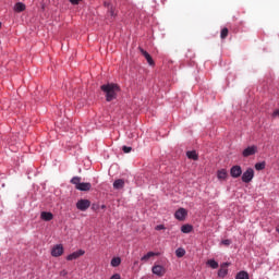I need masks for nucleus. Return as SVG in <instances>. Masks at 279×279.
Wrapping results in <instances>:
<instances>
[{"label":"nucleus","instance_id":"f704fd0d","mask_svg":"<svg viewBox=\"0 0 279 279\" xmlns=\"http://www.w3.org/2000/svg\"><path fill=\"white\" fill-rule=\"evenodd\" d=\"M0 28H1V22H0Z\"/></svg>","mask_w":279,"mask_h":279},{"label":"nucleus","instance_id":"a211bd4d","mask_svg":"<svg viewBox=\"0 0 279 279\" xmlns=\"http://www.w3.org/2000/svg\"><path fill=\"white\" fill-rule=\"evenodd\" d=\"M159 253H154V252H148L146 255H144L141 260L147 263V260H149L151 257L154 256H158Z\"/></svg>","mask_w":279,"mask_h":279},{"label":"nucleus","instance_id":"aec40b11","mask_svg":"<svg viewBox=\"0 0 279 279\" xmlns=\"http://www.w3.org/2000/svg\"><path fill=\"white\" fill-rule=\"evenodd\" d=\"M14 10H15V12H24V10H25V3H23V2H17V3H15Z\"/></svg>","mask_w":279,"mask_h":279},{"label":"nucleus","instance_id":"0eeeda50","mask_svg":"<svg viewBox=\"0 0 279 279\" xmlns=\"http://www.w3.org/2000/svg\"><path fill=\"white\" fill-rule=\"evenodd\" d=\"M256 151H258V147L256 146H248L247 148H245L243 151H242V156L244 158H250V156H254V154H256Z\"/></svg>","mask_w":279,"mask_h":279},{"label":"nucleus","instance_id":"473e14b6","mask_svg":"<svg viewBox=\"0 0 279 279\" xmlns=\"http://www.w3.org/2000/svg\"><path fill=\"white\" fill-rule=\"evenodd\" d=\"M101 208H106V206H105V205H102V206H101Z\"/></svg>","mask_w":279,"mask_h":279},{"label":"nucleus","instance_id":"72a5a7b5","mask_svg":"<svg viewBox=\"0 0 279 279\" xmlns=\"http://www.w3.org/2000/svg\"><path fill=\"white\" fill-rule=\"evenodd\" d=\"M105 5H109L108 3H105Z\"/></svg>","mask_w":279,"mask_h":279},{"label":"nucleus","instance_id":"412c9836","mask_svg":"<svg viewBox=\"0 0 279 279\" xmlns=\"http://www.w3.org/2000/svg\"><path fill=\"white\" fill-rule=\"evenodd\" d=\"M185 254H186V251L184 248H182V247H179L175 251V256L178 258H182L183 256H185Z\"/></svg>","mask_w":279,"mask_h":279},{"label":"nucleus","instance_id":"f8f14e48","mask_svg":"<svg viewBox=\"0 0 279 279\" xmlns=\"http://www.w3.org/2000/svg\"><path fill=\"white\" fill-rule=\"evenodd\" d=\"M140 51H141L142 56H144V58L147 60L148 64L150 66H154V59L151 58V54H149V52H147L143 48H140Z\"/></svg>","mask_w":279,"mask_h":279},{"label":"nucleus","instance_id":"7c9ffc66","mask_svg":"<svg viewBox=\"0 0 279 279\" xmlns=\"http://www.w3.org/2000/svg\"><path fill=\"white\" fill-rule=\"evenodd\" d=\"M272 117H279V109L274 111Z\"/></svg>","mask_w":279,"mask_h":279},{"label":"nucleus","instance_id":"c756f323","mask_svg":"<svg viewBox=\"0 0 279 279\" xmlns=\"http://www.w3.org/2000/svg\"><path fill=\"white\" fill-rule=\"evenodd\" d=\"M155 230H165V225H159L155 228Z\"/></svg>","mask_w":279,"mask_h":279},{"label":"nucleus","instance_id":"6ab92c4d","mask_svg":"<svg viewBox=\"0 0 279 279\" xmlns=\"http://www.w3.org/2000/svg\"><path fill=\"white\" fill-rule=\"evenodd\" d=\"M187 158H190V160H198V156L197 153L195 150H189L186 153Z\"/></svg>","mask_w":279,"mask_h":279},{"label":"nucleus","instance_id":"2eb2a0df","mask_svg":"<svg viewBox=\"0 0 279 279\" xmlns=\"http://www.w3.org/2000/svg\"><path fill=\"white\" fill-rule=\"evenodd\" d=\"M123 186H125V181L123 179H118L113 182V189L116 190L123 189Z\"/></svg>","mask_w":279,"mask_h":279},{"label":"nucleus","instance_id":"4be33fe9","mask_svg":"<svg viewBox=\"0 0 279 279\" xmlns=\"http://www.w3.org/2000/svg\"><path fill=\"white\" fill-rule=\"evenodd\" d=\"M207 265L211 267V269H217L219 267V263H217L215 259L207 260Z\"/></svg>","mask_w":279,"mask_h":279},{"label":"nucleus","instance_id":"20e7f679","mask_svg":"<svg viewBox=\"0 0 279 279\" xmlns=\"http://www.w3.org/2000/svg\"><path fill=\"white\" fill-rule=\"evenodd\" d=\"M76 208H77V210L85 213V210H88L90 208V201H88V199L77 201Z\"/></svg>","mask_w":279,"mask_h":279},{"label":"nucleus","instance_id":"f3484780","mask_svg":"<svg viewBox=\"0 0 279 279\" xmlns=\"http://www.w3.org/2000/svg\"><path fill=\"white\" fill-rule=\"evenodd\" d=\"M235 279H250V274L245 270H241L236 274Z\"/></svg>","mask_w":279,"mask_h":279},{"label":"nucleus","instance_id":"9d476101","mask_svg":"<svg viewBox=\"0 0 279 279\" xmlns=\"http://www.w3.org/2000/svg\"><path fill=\"white\" fill-rule=\"evenodd\" d=\"M84 254H86L84 250H78L68 255L66 260H77V258H80V256H84Z\"/></svg>","mask_w":279,"mask_h":279},{"label":"nucleus","instance_id":"4468645a","mask_svg":"<svg viewBox=\"0 0 279 279\" xmlns=\"http://www.w3.org/2000/svg\"><path fill=\"white\" fill-rule=\"evenodd\" d=\"M217 178H218V180H227L228 179V170H226V169L218 170Z\"/></svg>","mask_w":279,"mask_h":279},{"label":"nucleus","instance_id":"b1692460","mask_svg":"<svg viewBox=\"0 0 279 279\" xmlns=\"http://www.w3.org/2000/svg\"><path fill=\"white\" fill-rule=\"evenodd\" d=\"M228 34H229L228 28H227V27L222 28V29H221V33H220V38H221L222 40H226V38H228Z\"/></svg>","mask_w":279,"mask_h":279},{"label":"nucleus","instance_id":"dca6fc26","mask_svg":"<svg viewBox=\"0 0 279 279\" xmlns=\"http://www.w3.org/2000/svg\"><path fill=\"white\" fill-rule=\"evenodd\" d=\"M181 232H183V234H190V232H193V226H191V225H183L181 227Z\"/></svg>","mask_w":279,"mask_h":279},{"label":"nucleus","instance_id":"7ed1b4c3","mask_svg":"<svg viewBox=\"0 0 279 279\" xmlns=\"http://www.w3.org/2000/svg\"><path fill=\"white\" fill-rule=\"evenodd\" d=\"M252 180H254V169L247 168L246 171H244L242 174V182L250 184Z\"/></svg>","mask_w":279,"mask_h":279},{"label":"nucleus","instance_id":"9b49d317","mask_svg":"<svg viewBox=\"0 0 279 279\" xmlns=\"http://www.w3.org/2000/svg\"><path fill=\"white\" fill-rule=\"evenodd\" d=\"M186 209L180 208L175 211L174 217L178 219V221H184V219H186Z\"/></svg>","mask_w":279,"mask_h":279},{"label":"nucleus","instance_id":"a878e982","mask_svg":"<svg viewBox=\"0 0 279 279\" xmlns=\"http://www.w3.org/2000/svg\"><path fill=\"white\" fill-rule=\"evenodd\" d=\"M122 151H123L124 154H130V151H132V147H130V146H123V147H122Z\"/></svg>","mask_w":279,"mask_h":279},{"label":"nucleus","instance_id":"423d86ee","mask_svg":"<svg viewBox=\"0 0 279 279\" xmlns=\"http://www.w3.org/2000/svg\"><path fill=\"white\" fill-rule=\"evenodd\" d=\"M64 254V246L62 244H57L51 250V256L58 258V256H62Z\"/></svg>","mask_w":279,"mask_h":279},{"label":"nucleus","instance_id":"bb28decb","mask_svg":"<svg viewBox=\"0 0 279 279\" xmlns=\"http://www.w3.org/2000/svg\"><path fill=\"white\" fill-rule=\"evenodd\" d=\"M221 245H232V240H222Z\"/></svg>","mask_w":279,"mask_h":279},{"label":"nucleus","instance_id":"f257e3e1","mask_svg":"<svg viewBox=\"0 0 279 279\" xmlns=\"http://www.w3.org/2000/svg\"><path fill=\"white\" fill-rule=\"evenodd\" d=\"M100 90L105 94L106 101H114L117 95L121 92V87L114 83H109L101 85Z\"/></svg>","mask_w":279,"mask_h":279},{"label":"nucleus","instance_id":"6e6552de","mask_svg":"<svg viewBox=\"0 0 279 279\" xmlns=\"http://www.w3.org/2000/svg\"><path fill=\"white\" fill-rule=\"evenodd\" d=\"M151 271H153V274H155V276H158L159 278H162V276H165V274H167V270L161 265L153 266Z\"/></svg>","mask_w":279,"mask_h":279},{"label":"nucleus","instance_id":"f03ea898","mask_svg":"<svg viewBox=\"0 0 279 279\" xmlns=\"http://www.w3.org/2000/svg\"><path fill=\"white\" fill-rule=\"evenodd\" d=\"M71 184L75 185V189L77 191H90V189H93V184L90 183H81L82 182V178L81 177H73L71 179Z\"/></svg>","mask_w":279,"mask_h":279},{"label":"nucleus","instance_id":"393cba45","mask_svg":"<svg viewBox=\"0 0 279 279\" xmlns=\"http://www.w3.org/2000/svg\"><path fill=\"white\" fill-rule=\"evenodd\" d=\"M265 167H266L265 161L255 163L256 171H263V169H265Z\"/></svg>","mask_w":279,"mask_h":279},{"label":"nucleus","instance_id":"cd10ccee","mask_svg":"<svg viewBox=\"0 0 279 279\" xmlns=\"http://www.w3.org/2000/svg\"><path fill=\"white\" fill-rule=\"evenodd\" d=\"M72 5H78L82 0H69Z\"/></svg>","mask_w":279,"mask_h":279},{"label":"nucleus","instance_id":"1a4fd4ad","mask_svg":"<svg viewBox=\"0 0 279 279\" xmlns=\"http://www.w3.org/2000/svg\"><path fill=\"white\" fill-rule=\"evenodd\" d=\"M228 267H230V263H223L220 265V269L218 270L219 278H226L228 276Z\"/></svg>","mask_w":279,"mask_h":279},{"label":"nucleus","instance_id":"39448f33","mask_svg":"<svg viewBox=\"0 0 279 279\" xmlns=\"http://www.w3.org/2000/svg\"><path fill=\"white\" fill-rule=\"evenodd\" d=\"M230 175L234 179L241 178V175H243V169L241 166H232L230 169Z\"/></svg>","mask_w":279,"mask_h":279},{"label":"nucleus","instance_id":"2f4dec72","mask_svg":"<svg viewBox=\"0 0 279 279\" xmlns=\"http://www.w3.org/2000/svg\"><path fill=\"white\" fill-rule=\"evenodd\" d=\"M110 15L114 16V10H112V9L110 10Z\"/></svg>","mask_w":279,"mask_h":279},{"label":"nucleus","instance_id":"5701e85b","mask_svg":"<svg viewBox=\"0 0 279 279\" xmlns=\"http://www.w3.org/2000/svg\"><path fill=\"white\" fill-rule=\"evenodd\" d=\"M121 265V257H113L111 259V267H119Z\"/></svg>","mask_w":279,"mask_h":279},{"label":"nucleus","instance_id":"c85d7f7f","mask_svg":"<svg viewBox=\"0 0 279 279\" xmlns=\"http://www.w3.org/2000/svg\"><path fill=\"white\" fill-rule=\"evenodd\" d=\"M110 279H121V275L114 274L113 276H111Z\"/></svg>","mask_w":279,"mask_h":279},{"label":"nucleus","instance_id":"ddd939ff","mask_svg":"<svg viewBox=\"0 0 279 279\" xmlns=\"http://www.w3.org/2000/svg\"><path fill=\"white\" fill-rule=\"evenodd\" d=\"M40 219H43V221H51V219H53V214L50 211H41Z\"/></svg>","mask_w":279,"mask_h":279}]
</instances>
